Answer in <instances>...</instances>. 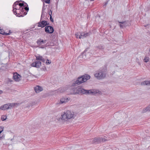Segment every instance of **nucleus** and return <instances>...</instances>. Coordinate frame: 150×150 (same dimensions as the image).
<instances>
[{
	"instance_id": "f257e3e1",
	"label": "nucleus",
	"mask_w": 150,
	"mask_h": 150,
	"mask_svg": "<svg viewBox=\"0 0 150 150\" xmlns=\"http://www.w3.org/2000/svg\"><path fill=\"white\" fill-rule=\"evenodd\" d=\"M69 92V94H76L77 93H81L83 94H88L94 95L97 93L96 90L91 89L86 90L81 88H71L67 90Z\"/></svg>"
},
{
	"instance_id": "f03ea898",
	"label": "nucleus",
	"mask_w": 150,
	"mask_h": 150,
	"mask_svg": "<svg viewBox=\"0 0 150 150\" xmlns=\"http://www.w3.org/2000/svg\"><path fill=\"white\" fill-rule=\"evenodd\" d=\"M74 112L70 110H67L61 115L59 120L61 119L64 122L69 121V120L74 119L75 117Z\"/></svg>"
},
{
	"instance_id": "7ed1b4c3",
	"label": "nucleus",
	"mask_w": 150,
	"mask_h": 150,
	"mask_svg": "<svg viewBox=\"0 0 150 150\" xmlns=\"http://www.w3.org/2000/svg\"><path fill=\"white\" fill-rule=\"evenodd\" d=\"M13 12L14 14L16 15L17 16L19 17V16H18L17 14L18 13L19 15V13H21V12L23 13L24 11H23V8L20 7L19 5V1H17L15 2L13 5Z\"/></svg>"
},
{
	"instance_id": "20e7f679",
	"label": "nucleus",
	"mask_w": 150,
	"mask_h": 150,
	"mask_svg": "<svg viewBox=\"0 0 150 150\" xmlns=\"http://www.w3.org/2000/svg\"><path fill=\"white\" fill-rule=\"evenodd\" d=\"M106 72L103 70H101L94 74V76L98 79H104L106 76Z\"/></svg>"
},
{
	"instance_id": "39448f33",
	"label": "nucleus",
	"mask_w": 150,
	"mask_h": 150,
	"mask_svg": "<svg viewBox=\"0 0 150 150\" xmlns=\"http://www.w3.org/2000/svg\"><path fill=\"white\" fill-rule=\"evenodd\" d=\"M45 13L43 11L42 12L40 21L38 23V27L43 28L45 26L48 25L49 23L47 21H41L42 19V17L45 15Z\"/></svg>"
},
{
	"instance_id": "423d86ee",
	"label": "nucleus",
	"mask_w": 150,
	"mask_h": 150,
	"mask_svg": "<svg viewBox=\"0 0 150 150\" xmlns=\"http://www.w3.org/2000/svg\"><path fill=\"white\" fill-rule=\"evenodd\" d=\"M85 81H86V79L83 76L81 77H79L78 79L73 83L72 86H75L76 84L79 85Z\"/></svg>"
},
{
	"instance_id": "0eeeda50",
	"label": "nucleus",
	"mask_w": 150,
	"mask_h": 150,
	"mask_svg": "<svg viewBox=\"0 0 150 150\" xmlns=\"http://www.w3.org/2000/svg\"><path fill=\"white\" fill-rule=\"evenodd\" d=\"M47 40H43L41 39H38L37 41V43L38 45V47L41 48H44V46L43 45H41L43 44H45Z\"/></svg>"
},
{
	"instance_id": "6e6552de",
	"label": "nucleus",
	"mask_w": 150,
	"mask_h": 150,
	"mask_svg": "<svg viewBox=\"0 0 150 150\" xmlns=\"http://www.w3.org/2000/svg\"><path fill=\"white\" fill-rule=\"evenodd\" d=\"M45 30L47 33L51 34L54 32V29L51 26H47L45 27Z\"/></svg>"
},
{
	"instance_id": "1a4fd4ad",
	"label": "nucleus",
	"mask_w": 150,
	"mask_h": 150,
	"mask_svg": "<svg viewBox=\"0 0 150 150\" xmlns=\"http://www.w3.org/2000/svg\"><path fill=\"white\" fill-rule=\"evenodd\" d=\"M104 139L100 137H95L92 141L93 143H99L104 141Z\"/></svg>"
},
{
	"instance_id": "9d476101",
	"label": "nucleus",
	"mask_w": 150,
	"mask_h": 150,
	"mask_svg": "<svg viewBox=\"0 0 150 150\" xmlns=\"http://www.w3.org/2000/svg\"><path fill=\"white\" fill-rule=\"evenodd\" d=\"M70 100V98H61L60 101L59 102V103H58L59 104H61L64 103H65L69 101Z\"/></svg>"
},
{
	"instance_id": "9b49d317",
	"label": "nucleus",
	"mask_w": 150,
	"mask_h": 150,
	"mask_svg": "<svg viewBox=\"0 0 150 150\" xmlns=\"http://www.w3.org/2000/svg\"><path fill=\"white\" fill-rule=\"evenodd\" d=\"M118 22L119 23H120L119 25V26L121 28H123L124 27H125L128 26L127 24L128 21H125L122 22L118 21Z\"/></svg>"
},
{
	"instance_id": "f8f14e48",
	"label": "nucleus",
	"mask_w": 150,
	"mask_h": 150,
	"mask_svg": "<svg viewBox=\"0 0 150 150\" xmlns=\"http://www.w3.org/2000/svg\"><path fill=\"white\" fill-rule=\"evenodd\" d=\"M41 65V62L40 61H36L35 62L31 64V66L32 67L39 68Z\"/></svg>"
},
{
	"instance_id": "ddd939ff",
	"label": "nucleus",
	"mask_w": 150,
	"mask_h": 150,
	"mask_svg": "<svg viewBox=\"0 0 150 150\" xmlns=\"http://www.w3.org/2000/svg\"><path fill=\"white\" fill-rule=\"evenodd\" d=\"M12 106L11 104H6L1 107L0 109L2 110H5L6 109L10 108Z\"/></svg>"
},
{
	"instance_id": "4468645a",
	"label": "nucleus",
	"mask_w": 150,
	"mask_h": 150,
	"mask_svg": "<svg viewBox=\"0 0 150 150\" xmlns=\"http://www.w3.org/2000/svg\"><path fill=\"white\" fill-rule=\"evenodd\" d=\"M90 35L89 33H85L84 32H80V36L79 37V38H84L86 37L87 36H88Z\"/></svg>"
},
{
	"instance_id": "2eb2a0df",
	"label": "nucleus",
	"mask_w": 150,
	"mask_h": 150,
	"mask_svg": "<svg viewBox=\"0 0 150 150\" xmlns=\"http://www.w3.org/2000/svg\"><path fill=\"white\" fill-rule=\"evenodd\" d=\"M34 89L35 92L37 93H39L43 90L42 88L39 86H36L34 88Z\"/></svg>"
},
{
	"instance_id": "dca6fc26",
	"label": "nucleus",
	"mask_w": 150,
	"mask_h": 150,
	"mask_svg": "<svg viewBox=\"0 0 150 150\" xmlns=\"http://www.w3.org/2000/svg\"><path fill=\"white\" fill-rule=\"evenodd\" d=\"M35 57L36 60H40L43 62H45V59L43 58L42 56H40L39 55L35 56Z\"/></svg>"
},
{
	"instance_id": "f3484780",
	"label": "nucleus",
	"mask_w": 150,
	"mask_h": 150,
	"mask_svg": "<svg viewBox=\"0 0 150 150\" xmlns=\"http://www.w3.org/2000/svg\"><path fill=\"white\" fill-rule=\"evenodd\" d=\"M20 77V75L18 74L17 73L13 75V79L16 81H19V77Z\"/></svg>"
},
{
	"instance_id": "a211bd4d",
	"label": "nucleus",
	"mask_w": 150,
	"mask_h": 150,
	"mask_svg": "<svg viewBox=\"0 0 150 150\" xmlns=\"http://www.w3.org/2000/svg\"><path fill=\"white\" fill-rule=\"evenodd\" d=\"M19 2L20 1H18ZM27 4L26 3H25L24 1L22 2V3H19V5L20 7H22V8H23H23L24 6H26V5Z\"/></svg>"
},
{
	"instance_id": "6ab92c4d",
	"label": "nucleus",
	"mask_w": 150,
	"mask_h": 150,
	"mask_svg": "<svg viewBox=\"0 0 150 150\" xmlns=\"http://www.w3.org/2000/svg\"><path fill=\"white\" fill-rule=\"evenodd\" d=\"M147 111H149V108L148 106L147 107H146V108H144L142 111V113H144L145 112H146Z\"/></svg>"
},
{
	"instance_id": "aec40b11",
	"label": "nucleus",
	"mask_w": 150,
	"mask_h": 150,
	"mask_svg": "<svg viewBox=\"0 0 150 150\" xmlns=\"http://www.w3.org/2000/svg\"><path fill=\"white\" fill-rule=\"evenodd\" d=\"M65 91V90L64 88H60L59 89L57 92L60 93H62L64 92Z\"/></svg>"
},
{
	"instance_id": "412c9836",
	"label": "nucleus",
	"mask_w": 150,
	"mask_h": 150,
	"mask_svg": "<svg viewBox=\"0 0 150 150\" xmlns=\"http://www.w3.org/2000/svg\"><path fill=\"white\" fill-rule=\"evenodd\" d=\"M83 76V77L86 79V81L87 80L90 79V75H85Z\"/></svg>"
},
{
	"instance_id": "4be33fe9",
	"label": "nucleus",
	"mask_w": 150,
	"mask_h": 150,
	"mask_svg": "<svg viewBox=\"0 0 150 150\" xmlns=\"http://www.w3.org/2000/svg\"><path fill=\"white\" fill-rule=\"evenodd\" d=\"M97 49L102 50L104 49V47L101 45H99L97 47Z\"/></svg>"
},
{
	"instance_id": "5701e85b",
	"label": "nucleus",
	"mask_w": 150,
	"mask_h": 150,
	"mask_svg": "<svg viewBox=\"0 0 150 150\" xmlns=\"http://www.w3.org/2000/svg\"><path fill=\"white\" fill-rule=\"evenodd\" d=\"M149 57H145L144 59V62L146 63L149 61Z\"/></svg>"
},
{
	"instance_id": "b1692460",
	"label": "nucleus",
	"mask_w": 150,
	"mask_h": 150,
	"mask_svg": "<svg viewBox=\"0 0 150 150\" xmlns=\"http://www.w3.org/2000/svg\"><path fill=\"white\" fill-rule=\"evenodd\" d=\"M0 33L4 35H5L6 33H5L4 31L2 29H0Z\"/></svg>"
},
{
	"instance_id": "393cba45",
	"label": "nucleus",
	"mask_w": 150,
	"mask_h": 150,
	"mask_svg": "<svg viewBox=\"0 0 150 150\" xmlns=\"http://www.w3.org/2000/svg\"><path fill=\"white\" fill-rule=\"evenodd\" d=\"M75 36L76 38H79V36H80V32L77 33L75 34Z\"/></svg>"
},
{
	"instance_id": "a878e982",
	"label": "nucleus",
	"mask_w": 150,
	"mask_h": 150,
	"mask_svg": "<svg viewBox=\"0 0 150 150\" xmlns=\"http://www.w3.org/2000/svg\"><path fill=\"white\" fill-rule=\"evenodd\" d=\"M6 119V116H3L1 117V119L2 121L5 120Z\"/></svg>"
},
{
	"instance_id": "bb28decb",
	"label": "nucleus",
	"mask_w": 150,
	"mask_h": 150,
	"mask_svg": "<svg viewBox=\"0 0 150 150\" xmlns=\"http://www.w3.org/2000/svg\"><path fill=\"white\" fill-rule=\"evenodd\" d=\"M46 63L47 64H49L51 63V61H49V60L47 59V61L46 62Z\"/></svg>"
},
{
	"instance_id": "cd10ccee",
	"label": "nucleus",
	"mask_w": 150,
	"mask_h": 150,
	"mask_svg": "<svg viewBox=\"0 0 150 150\" xmlns=\"http://www.w3.org/2000/svg\"><path fill=\"white\" fill-rule=\"evenodd\" d=\"M141 85H146V81L142 82L141 83Z\"/></svg>"
},
{
	"instance_id": "c85d7f7f",
	"label": "nucleus",
	"mask_w": 150,
	"mask_h": 150,
	"mask_svg": "<svg viewBox=\"0 0 150 150\" xmlns=\"http://www.w3.org/2000/svg\"><path fill=\"white\" fill-rule=\"evenodd\" d=\"M24 9L25 10H26V11H27L29 10V8L28 7V6L27 7H25V6H24L23 8V9Z\"/></svg>"
},
{
	"instance_id": "c756f323",
	"label": "nucleus",
	"mask_w": 150,
	"mask_h": 150,
	"mask_svg": "<svg viewBox=\"0 0 150 150\" xmlns=\"http://www.w3.org/2000/svg\"><path fill=\"white\" fill-rule=\"evenodd\" d=\"M146 85H150V81H146Z\"/></svg>"
},
{
	"instance_id": "7c9ffc66",
	"label": "nucleus",
	"mask_w": 150,
	"mask_h": 150,
	"mask_svg": "<svg viewBox=\"0 0 150 150\" xmlns=\"http://www.w3.org/2000/svg\"><path fill=\"white\" fill-rule=\"evenodd\" d=\"M50 0H44L45 2L47 4H49L50 2Z\"/></svg>"
},
{
	"instance_id": "2f4dec72",
	"label": "nucleus",
	"mask_w": 150,
	"mask_h": 150,
	"mask_svg": "<svg viewBox=\"0 0 150 150\" xmlns=\"http://www.w3.org/2000/svg\"><path fill=\"white\" fill-rule=\"evenodd\" d=\"M50 19L52 22H53L54 21L53 19L52 18V16H50Z\"/></svg>"
},
{
	"instance_id": "473e14b6",
	"label": "nucleus",
	"mask_w": 150,
	"mask_h": 150,
	"mask_svg": "<svg viewBox=\"0 0 150 150\" xmlns=\"http://www.w3.org/2000/svg\"><path fill=\"white\" fill-rule=\"evenodd\" d=\"M4 137L5 136L4 135H3L1 137L0 136V140L4 139Z\"/></svg>"
},
{
	"instance_id": "72a5a7b5",
	"label": "nucleus",
	"mask_w": 150,
	"mask_h": 150,
	"mask_svg": "<svg viewBox=\"0 0 150 150\" xmlns=\"http://www.w3.org/2000/svg\"><path fill=\"white\" fill-rule=\"evenodd\" d=\"M48 13L49 15L50 16H52L51 15L52 14V11L51 10H50V11Z\"/></svg>"
},
{
	"instance_id": "f704fd0d",
	"label": "nucleus",
	"mask_w": 150,
	"mask_h": 150,
	"mask_svg": "<svg viewBox=\"0 0 150 150\" xmlns=\"http://www.w3.org/2000/svg\"><path fill=\"white\" fill-rule=\"evenodd\" d=\"M11 33L10 32H9L8 33H6L5 35H10L11 34Z\"/></svg>"
},
{
	"instance_id": "c9c22d12",
	"label": "nucleus",
	"mask_w": 150,
	"mask_h": 150,
	"mask_svg": "<svg viewBox=\"0 0 150 150\" xmlns=\"http://www.w3.org/2000/svg\"><path fill=\"white\" fill-rule=\"evenodd\" d=\"M1 130H2V132L3 131V128L2 127H0V131H1Z\"/></svg>"
},
{
	"instance_id": "e433bc0d",
	"label": "nucleus",
	"mask_w": 150,
	"mask_h": 150,
	"mask_svg": "<svg viewBox=\"0 0 150 150\" xmlns=\"http://www.w3.org/2000/svg\"><path fill=\"white\" fill-rule=\"evenodd\" d=\"M107 4V2H105V4L104 5V6H105V7L106 6V5Z\"/></svg>"
},
{
	"instance_id": "4c0bfd02",
	"label": "nucleus",
	"mask_w": 150,
	"mask_h": 150,
	"mask_svg": "<svg viewBox=\"0 0 150 150\" xmlns=\"http://www.w3.org/2000/svg\"><path fill=\"white\" fill-rule=\"evenodd\" d=\"M148 106L149 108V111L150 112V105Z\"/></svg>"
},
{
	"instance_id": "58836bf2",
	"label": "nucleus",
	"mask_w": 150,
	"mask_h": 150,
	"mask_svg": "<svg viewBox=\"0 0 150 150\" xmlns=\"http://www.w3.org/2000/svg\"><path fill=\"white\" fill-rule=\"evenodd\" d=\"M137 63H138V64H139V65H141V64H140V63L139 62H137Z\"/></svg>"
},
{
	"instance_id": "ea45409f",
	"label": "nucleus",
	"mask_w": 150,
	"mask_h": 150,
	"mask_svg": "<svg viewBox=\"0 0 150 150\" xmlns=\"http://www.w3.org/2000/svg\"><path fill=\"white\" fill-rule=\"evenodd\" d=\"M2 132V130H1V131H0V134Z\"/></svg>"
},
{
	"instance_id": "a19ab883",
	"label": "nucleus",
	"mask_w": 150,
	"mask_h": 150,
	"mask_svg": "<svg viewBox=\"0 0 150 150\" xmlns=\"http://www.w3.org/2000/svg\"><path fill=\"white\" fill-rule=\"evenodd\" d=\"M149 52H150V48L149 49Z\"/></svg>"
},
{
	"instance_id": "79ce46f5",
	"label": "nucleus",
	"mask_w": 150,
	"mask_h": 150,
	"mask_svg": "<svg viewBox=\"0 0 150 150\" xmlns=\"http://www.w3.org/2000/svg\"><path fill=\"white\" fill-rule=\"evenodd\" d=\"M20 16H22V15H20Z\"/></svg>"
}]
</instances>
